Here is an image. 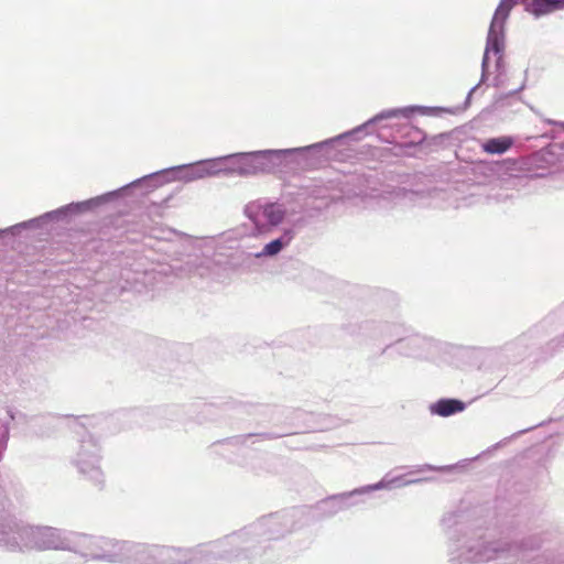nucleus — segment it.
<instances>
[{"instance_id": "1", "label": "nucleus", "mask_w": 564, "mask_h": 564, "mask_svg": "<svg viewBox=\"0 0 564 564\" xmlns=\"http://www.w3.org/2000/svg\"><path fill=\"white\" fill-rule=\"evenodd\" d=\"M268 162L264 153L241 155L237 160V171L242 175H253L267 170Z\"/></svg>"}, {"instance_id": "2", "label": "nucleus", "mask_w": 564, "mask_h": 564, "mask_svg": "<svg viewBox=\"0 0 564 564\" xmlns=\"http://www.w3.org/2000/svg\"><path fill=\"white\" fill-rule=\"evenodd\" d=\"M527 10L535 17L564 9V0H523Z\"/></svg>"}, {"instance_id": "3", "label": "nucleus", "mask_w": 564, "mask_h": 564, "mask_svg": "<svg viewBox=\"0 0 564 564\" xmlns=\"http://www.w3.org/2000/svg\"><path fill=\"white\" fill-rule=\"evenodd\" d=\"M514 144V139L509 135H502L499 138H491L486 140L481 144L484 152L488 154H503L509 151Z\"/></svg>"}, {"instance_id": "4", "label": "nucleus", "mask_w": 564, "mask_h": 564, "mask_svg": "<svg viewBox=\"0 0 564 564\" xmlns=\"http://www.w3.org/2000/svg\"><path fill=\"white\" fill-rule=\"evenodd\" d=\"M465 409V404L455 399H442L432 406V412L440 416H449L452 414L462 412Z\"/></svg>"}, {"instance_id": "5", "label": "nucleus", "mask_w": 564, "mask_h": 564, "mask_svg": "<svg viewBox=\"0 0 564 564\" xmlns=\"http://www.w3.org/2000/svg\"><path fill=\"white\" fill-rule=\"evenodd\" d=\"M264 217L271 225L280 224L284 218V212L276 205H268L263 210Z\"/></svg>"}, {"instance_id": "6", "label": "nucleus", "mask_w": 564, "mask_h": 564, "mask_svg": "<svg viewBox=\"0 0 564 564\" xmlns=\"http://www.w3.org/2000/svg\"><path fill=\"white\" fill-rule=\"evenodd\" d=\"M290 241V238L286 241H282L281 239H275L263 248L262 254L264 256H274L281 251L284 245Z\"/></svg>"}]
</instances>
